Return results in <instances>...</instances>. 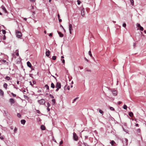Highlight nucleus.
I'll list each match as a JSON object with an SVG mask.
<instances>
[{
	"label": "nucleus",
	"instance_id": "nucleus-1",
	"mask_svg": "<svg viewBox=\"0 0 146 146\" xmlns=\"http://www.w3.org/2000/svg\"><path fill=\"white\" fill-rule=\"evenodd\" d=\"M16 33L17 36L18 38H20L22 36L21 33L18 31H16Z\"/></svg>",
	"mask_w": 146,
	"mask_h": 146
},
{
	"label": "nucleus",
	"instance_id": "nucleus-2",
	"mask_svg": "<svg viewBox=\"0 0 146 146\" xmlns=\"http://www.w3.org/2000/svg\"><path fill=\"white\" fill-rule=\"evenodd\" d=\"M73 137L74 139V140L77 141L78 140V136L76 135V134L74 132L73 133Z\"/></svg>",
	"mask_w": 146,
	"mask_h": 146
},
{
	"label": "nucleus",
	"instance_id": "nucleus-3",
	"mask_svg": "<svg viewBox=\"0 0 146 146\" xmlns=\"http://www.w3.org/2000/svg\"><path fill=\"white\" fill-rule=\"evenodd\" d=\"M128 140L126 138H124L123 140V145H127L128 144Z\"/></svg>",
	"mask_w": 146,
	"mask_h": 146
},
{
	"label": "nucleus",
	"instance_id": "nucleus-4",
	"mask_svg": "<svg viewBox=\"0 0 146 146\" xmlns=\"http://www.w3.org/2000/svg\"><path fill=\"white\" fill-rule=\"evenodd\" d=\"M69 30L70 34H71V31L73 30L72 26L71 24H70L69 26Z\"/></svg>",
	"mask_w": 146,
	"mask_h": 146
},
{
	"label": "nucleus",
	"instance_id": "nucleus-5",
	"mask_svg": "<svg viewBox=\"0 0 146 146\" xmlns=\"http://www.w3.org/2000/svg\"><path fill=\"white\" fill-rule=\"evenodd\" d=\"M38 102L40 104H43L45 103V100L43 99L38 100Z\"/></svg>",
	"mask_w": 146,
	"mask_h": 146
},
{
	"label": "nucleus",
	"instance_id": "nucleus-6",
	"mask_svg": "<svg viewBox=\"0 0 146 146\" xmlns=\"http://www.w3.org/2000/svg\"><path fill=\"white\" fill-rule=\"evenodd\" d=\"M61 84L59 82H57L56 85V88H58L60 89L61 88Z\"/></svg>",
	"mask_w": 146,
	"mask_h": 146
},
{
	"label": "nucleus",
	"instance_id": "nucleus-7",
	"mask_svg": "<svg viewBox=\"0 0 146 146\" xmlns=\"http://www.w3.org/2000/svg\"><path fill=\"white\" fill-rule=\"evenodd\" d=\"M81 14L82 16L84 17L85 15L84 9V8H82L81 10Z\"/></svg>",
	"mask_w": 146,
	"mask_h": 146
},
{
	"label": "nucleus",
	"instance_id": "nucleus-8",
	"mask_svg": "<svg viewBox=\"0 0 146 146\" xmlns=\"http://www.w3.org/2000/svg\"><path fill=\"white\" fill-rule=\"evenodd\" d=\"M1 8L2 9L3 11L5 12V13H7V11L4 6L3 5L1 7Z\"/></svg>",
	"mask_w": 146,
	"mask_h": 146
},
{
	"label": "nucleus",
	"instance_id": "nucleus-9",
	"mask_svg": "<svg viewBox=\"0 0 146 146\" xmlns=\"http://www.w3.org/2000/svg\"><path fill=\"white\" fill-rule=\"evenodd\" d=\"M9 101L11 104H12L15 103V100L13 98L10 99L9 100Z\"/></svg>",
	"mask_w": 146,
	"mask_h": 146
},
{
	"label": "nucleus",
	"instance_id": "nucleus-10",
	"mask_svg": "<svg viewBox=\"0 0 146 146\" xmlns=\"http://www.w3.org/2000/svg\"><path fill=\"white\" fill-rule=\"evenodd\" d=\"M112 92L113 94V95L114 96H115L117 95V91H116V90H112Z\"/></svg>",
	"mask_w": 146,
	"mask_h": 146
},
{
	"label": "nucleus",
	"instance_id": "nucleus-11",
	"mask_svg": "<svg viewBox=\"0 0 146 146\" xmlns=\"http://www.w3.org/2000/svg\"><path fill=\"white\" fill-rule=\"evenodd\" d=\"M0 95L1 96H3L4 95V92L1 89H0Z\"/></svg>",
	"mask_w": 146,
	"mask_h": 146
},
{
	"label": "nucleus",
	"instance_id": "nucleus-12",
	"mask_svg": "<svg viewBox=\"0 0 146 146\" xmlns=\"http://www.w3.org/2000/svg\"><path fill=\"white\" fill-rule=\"evenodd\" d=\"M50 52L49 50L46 51V56H49L50 55Z\"/></svg>",
	"mask_w": 146,
	"mask_h": 146
},
{
	"label": "nucleus",
	"instance_id": "nucleus-13",
	"mask_svg": "<svg viewBox=\"0 0 146 146\" xmlns=\"http://www.w3.org/2000/svg\"><path fill=\"white\" fill-rule=\"evenodd\" d=\"M58 33L59 34L60 36L61 37H62L63 36V35L61 32L58 31Z\"/></svg>",
	"mask_w": 146,
	"mask_h": 146
},
{
	"label": "nucleus",
	"instance_id": "nucleus-14",
	"mask_svg": "<svg viewBox=\"0 0 146 146\" xmlns=\"http://www.w3.org/2000/svg\"><path fill=\"white\" fill-rule=\"evenodd\" d=\"M27 66L29 67H30L31 68V66H32V65H31V63L29 62V61H28L27 62Z\"/></svg>",
	"mask_w": 146,
	"mask_h": 146
},
{
	"label": "nucleus",
	"instance_id": "nucleus-15",
	"mask_svg": "<svg viewBox=\"0 0 146 146\" xmlns=\"http://www.w3.org/2000/svg\"><path fill=\"white\" fill-rule=\"evenodd\" d=\"M21 123L23 125H24L26 122V121L24 119H22L21 121Z\"/></svg>",
	"mask_w": 146,
	"mask_h": 146
},
{
	"label": "nucleus",
	"instance_id": "nucleus-16",
	"mask_svg": "<svg viewBox=\"0 0 146 146\" xmlns=\"http://www.w3.org/2000/svg\"><path fill=\"white\" fill-rule=\"evenodd\" d=\"M3 87L6 90L7 88V84L6 83H5L3 84Z\"/></svg>",
	"mask_w": 146,
	"mask_h": 146
},
{
	"label": "nucleus",
	"instance_id": "nucleus-17",
	"mask_svg": "<svg viewBox=\"0 0 146 146\" xmlns=\"http://www.w3.org/2000/svg\"><path fill=\"white\" fill-rule=\"evenodd\" d=\"M40 128L42 130H44L45 129V127L43 125H42L41 126Z\"/></svg>",
	"mask_w": 146,
	"mask_h": 146
},
{
	"label": "nucleus",
	"instance_id": "nucleus-18",
	"mask_svg": "<svg viewBox=\"0 0 146 146\" xmlns=\"http://www.w3.org/2000/svg\"><path fill=\"white\" fill-rule=\"evenodd\" d=\"M51 87L53 88H55V85L53 83H52L51 84Z\"/></svg>",
	"mask_w": 146,
	"mask_h": 146
},
{
	"label": "nucleus",
	"instance_id": "nucleus-19",
	"mask_svg": "<svg viewBox=\"0 0 146 146\" xmlns=\"http://www.w3.org/2000/svg\"><path fill=\"white\" fill-rule=\"evenodd\" d=\"M129 115L130 117H132L133 116V113L132 112H129Z\"/></svg>",
	"mask_w": 146,
	"mask_h": 146
},
{
	"label": "nucleus",
	"instance_id": "nucleus-20",
	"mask_svg": "<svg viewBox=\"0 0 146 146\" xmlns=\"http://www.w3.org/2000/svg\"><path fill=\"white\" fill-rule=\"evenodd\" d=\"M45 87L46 88L47 90H49V87L47 84L45 85Z\"/></svg>",
	"mask_w": 146,
	"mask_h": 146
},
{
	"label": "nucleus",
	"instance_id": "nucleus-21",
	"mask_svg": "<svg viewBox=\"0 0 146 146\" xmlns=\"http://www.w3.org/2000/svg\"><path fill=\"white\" fill-rule=\"evenodd\" d=\"M110 143L111 145H113L114 143H115V142L114 141L112 140L110 142Z\"/></svg>",
	"mask_w": 146,
	"mask_h": 146
},
{
	"label": "nucleus",
	"instance_id": "nucleus-22",
	"mask_svg": "<svg viewBox=\"0 0 146 146\" xmlns=\"http://www.w3.org/2000/svg\"><path fill=\"white\" fill-rule=\"evenodd\" d=\"M88 54L89 55L92 57V55L91 53V52L90 50L88 52Z\"/></svg>",
	"mask_w": 146,
	"mask_h": 146
},
{
	"label": "nucleus",
	"instance_id": "nucleus-23",
	"mask_svg": "<svg viewBox=\"0 0 146 146\" xmlns=\"http://www.w3.org/2000/svg\"><path fill=\"white\" fill-rule=\"evenodd\" d=\"M78 98H79L78 97H77V98H76L74 99V100H73L72 103H74V102L77 99H78Z\"/></svg>",
	"mask_w": 146,
	"mask_h": 146
},
{
	"label": "nucleus",
	"instance_id": "nucleus-24",
	"mask_svg": "<svg viewBox=\"0 0 146 146\" xmlns=\"http://www.w3.org/2000/svg\"><path fill=\"white\" fill-rule=\"evenodd\" d=\"M127 107L126 105H124L123 106V108L124 109L126 110V109H127Z\"/></svg>",
	"mask_w": 146,
	"mask_h": 146
},
{
	"label": "nucleus",
	"instance_id": "nucleus-25",
	"mask_svg": "<svg viewBox=\"0 0 146 146\" xmlns=\"http://www.w3.org/2000/svg\"><path fill=\"white\" fill-rule=\"evenodd\" d=\"M110 109L112 110V111H114V110H115V109H114L112 107H110Z\"/></svg>",
	"mask_w": 146,
	"mask_h": 146
},
{
	"label": "nucleus",
	"instance_id": "nucleus-26",
	"mask_svg": "<svg viewBox=\"0 0 146 146\" xmlns=\"http://www.w3.org/2000/svg\"><path fill=\"white\" fill-rule=\"evenodd\" d=\"M5 79L7 80H9L10 79V77L9 76H6L5 78Z\"/></svg>",
	"mask_w": 146,
	"mask_h": 146
},
{
	"label": "nucleus",
	"instance_id": "nucleus-27",
	"mask_svg": "<svg viewBox=\"0 0 146 146\" xmlns=\"http://www.w3.org/2000/svg\"><path fill=\"white\" fill-rule=\"evenodd\" d=\"M122 26L124 28H125L126 26V25L125 23H124L123 24Z\"/></svg>",
	"mask_w": 146,
	"mask_h": 146
},
{
	"label": "nucleus",
	"instance_id": "nucleus-28",
	"mask_svg": "<svg viewBox=\"0 0 146 146\" xmlns=\"http://www.w3.org/2000/svg\"><path fill=\"white\" fill-rule=\"evenodd\" d=\"M130 2L131 4L132 5H134V1L133 0H130Z\"/></svg>",
	"mask_w": 146,
	"mask_h": 146
},
{
	"label": "nucleus",
	"instance_id": "nucleus-29",
	"mask_svg": "<svg viewBox=\"0 0 146 146\" xmlns=\"http://www.w3.org/2000/svg\"><path fill=\"white\" fill-rule=\"evenodd\" d=\"M56 59V57L55 56H52V59L54 60H55Z\"/></svg>",
	"mask_w": 146,
	"mask_h": 146
},
{
	"label": "nucleus",
	"instance_id": "nucleus-30",
	"mask_svg": "<svg viewBox=\"0 0 146 146\" xmlns=\"http://www.w3.org/2000/svg\"><path fill=\"white\" fill-rule=\"evenodd\" d=\"M11 94L12 95L13 97H15L16 96V95L15 94H14L13 93H11Z\"/></svg>",
	"mask_w": 146,
	"mask_h": 146
},
{
	"label": "nucleus",
	"instance_id": "nucleus-31",
	"mask_svg": "<svg viewBox=\"0 0 146 146\" xmlns=\"http://www.w3.org/2000/svg\"><path fill=\"white\" fill-rule=\"evenodd\" d=\"M17 128L16 127H15L14 128V133H15L17 131Z\"/></svg>",
	"mask_w": 146,
	"mask_h": 146
},
{
	"label": "nucleus",
	"instance_id": "nucleus-32",
	"mask_svg": "<svg viewBox=\"0 0 146 146\" xmlns=\"http://www.w3.org/2000/svg\"><path fill=\"white\" fill-rule=\"evenodd\" d=\"M139 28H140V30L142 31H143V27H141V26L140 27H139Z\"/></svg>",
	"mask_w": 146,
	"mask_h": 146
},
{
	"label": "nucleus",
	"instance_id": "nucleus-33",
	"mask_svg": "<svg viewBox=\"0 0 146 146\" xmlns=\"http://www.w3.org/2000/svg\"><path fill=\"white\" fill-rule=\"evenodd\" d=\"M99 112L101 114H103V111L101 110H99Z\"/></svg>",
	"mask_w": 146,
	"mask_h": 146
},
{
	"label": "nucleus",
	"instance_id": "nucleus-34",
	"mask_svg": "<svg viewBox=\"0 0 146 146\" xmlns=\"http://www.w3.org/2000/svg\"><path fill=\"white\" fill-rule=\"evenodd\" d=\"M50 106V104H49V102H47V108H49Z\"/></svg>",
	"mask_w": 146,
	"mask_h": 146
},
{
	"label": "nucleus",
	"instance_id": "nucleus-35",
	"mask_svg": "<svg viewBox=\"0 0 146 146\" xmlns=\"http://www.w3.org/2000/svg\"><path fill=\"white\" fill-rule=\"evenodd\" d=\"M17 116L19 117H21V115L20 114L18 113L17 114Z\"/></svg>",
	"mask_w": 146,
	"mask_h": 146
},
{
	"label": "nucleus",
	"instance_id": "nucleus-36",
	"mask_svg": "<svg viewBox=\"0 0 146 146\" xmlns=\"http://www.w3.org/2000/svg\"><path fill=\"white\" fill-rule=\"evenodd\" d=\"M136 26H137V27L139 28L141 26L140 25L139 23H137L136 24Z\"/></svg>",
	"mask_w": 146,
	"mask_h": 146
},
{
	"label": "nucleus",
	"instance_id": "nucleus-37",
	"mask_svg": "<svg viewBox=\"0 0 146 146\" xmlns=\"http://www.w3.org/2000/svg\"><path fill=\"white\" fill-rule=\"evenodd\" d=\"M52 102L54 103V104L55 103V100L54 99H53L52 100Z\"/></svg>",
	"mask_w": 146,
	"mask_h": 146
},
{
	"label": "nucleus",
	"instance_id": "nucleus-38",
	"mask_svg": "<svg viewBox=\"0 0 146 146\" xmlns=\"http://www.w3.org/2000/svg\"><path fill=\"white\" fill-rule=\"evenodd\" d=\"M2 32H3V34H5L6 33V32L4 30H2Z\"/></svg>",
	"mask_w": 146,
	"mask_h": 146
},
{
	"label": "nucleus",
	"instance_id": "nucleus-39",
	"mask_svg": "<svg viewBox=\"0 0 146 146\" xmlns=\"http://www.w3.org/2000/svg\"><path fill=\"white\" fill-rule=\"evenodd\" d=\"M0 139L1 140H3L4 139V137L3 136H1L0 137Z\"/></svg>",
	"mask_w": 146,
	"mask_h": 146
},
{
	"label": "nucleus",
	"instance_id": "nucleus-40",
	"mask_svg": "<svg viewBox=\"0 0 146 146\" xmlns=\"http://www.w3.org/2000/svg\"><path fill=\"white\" fill-rule=\"evenodd\" d=\"M77 1V3H78V5H80V3H81L80 1L78 0Z\"/></svg>",
	"mask_w": 146,
	"mask_h": 146
},
{
	"label": "nucleus",
	"instance_id": "nucleus-41",
	"mask_svg": "<svg viewBox=\"0 0 146 146\" xmlns=\"http://www.w3.org/2000/svg\"><path fill=\"white\" fill-rule=\"evenodd\" d=\"M61 61H62V63L64 64L65 63V60L64 59H61Z\"/></svg>",
	"mask_w": 146,
	"mask_h": 146
},
{
	"label": "nucleus",
	"instance_id": "nucleus-42",
	"mask_svg": "<svg viewBox=\"0 0 146 146\" xmlns=\"http://www.w3.org/2000/svg\"><path fill=\"white\" fill-rule=\"evenodd\" d=\"M49 96L50 97H51L52 98H54V96L51 94H50Z\"/></svg>",
	"mask_w": 146,
	"mask_h": 146
},
{
	"label": "nucleus",
	"instance_id": "nucleus-43",
	"mask_svg": "<svg viewBox=\"0 0 146 146\" xmlns=\"http://www.w3.org/2000/svg\"><path fill=\"white\" fill-rule=\"evenodd\" d=\"M36 111L38 113H39V114H40V111H39V110H36Z\"/></svg>",
	"mask_w": 146,
	"mask_h": 146
},
{
	"label": "nucleus",
	"instance_id": "nucleus-44",
	"mask_svg": "<svg viewBox=\"0 0 146 146\" xmlns=\"http://www.w3.org/2000/svg\"><path fill=\"white\" fill-rule=\"evenodd\" d=\"M24 98L25 99H27L28 98V97L26 95H24Z\"/></svg>",
	"mask_w": 146,
	"mask_h": 146
},
{
	"label": "nucleus",
	"instance_id": "nucleus-45",
	"mask_svg": "<svg viewBox=\"0 0 146 146\" xmlns=\"http://www.w3.org/2000/svg\"><path fill=\"white\" fill-rule=\"evenodd\" d=\"M63 143V141H61L59 143L60 145L61 144H62Z\"/></svg>",
	"mask_w": 146,
	"mask_h": 146
},
{
	"label": "nucleus",
	"instance_id": "nucleus-46",
	"mask_svg": "<svg viewBox=\"0 0 146 146\" xmlns=\"http://www.w3.org/2000/svg\"><path fill=\"white\" fill-rule=\"evenodd\" d=\"M140 131V129H138L137 130V131L139 133Z\"/></svg>",
	"mask_w": 146,
	"mask_h": 146
},
{
	"label": "nucleus",
	"instance_id": "nucleus-47",
	"mask_svg": "<svg viewBox=\"0 0 146 146\" xmlns=\"http://www.w3.org/2000/svg\"><path fill=\"white\" fill-rule=\"evenodd\" d=\"M3 40H5V39H6V36H5V35H4V36L3 37Z\"/></svg>",
	"mask_w": 146,
	"mask_h": 146
},
{
	"label": "nucleus",
	"instance_id": "nucleus-48",
	"mask_svg": "<svg viewBox=\"0 0 146 146\" xmlns=\"http://www.w3.org/2000/svg\"><path fill=\"white\" fill-rule=\"evenodd\" d=\"M86 71H87V72H91V70H90L87 69L86 70Z\"/></svg>",
	"mask_w": 146,
	"mask_h": 146
},
{
	"label": "nucleus",
	"instance_id": "nucleus-49",
	"mask_svg": "<svg viewBox=\"0 0 146 146\" xmlns=\"http://www.w3.org/2000/svg\"><path fill=\"white\" fill-rule=\"evenodd\" d=\"M29 83H30V85H31L32 86H33V85L31 82H30Z\"/></svg>",
	"mask_w": 146,
	"mask_h": 146
},
{
	"label": "nucleus",
	"instance_id": "nucleus-50",
	"mask_svg": "<svg viewBox=\"0 0 146 146\" xmlns=\"http://www.w3.org/2000/svg\"><path fill=\"white\" fill-rule=\"evenodd\" d=\"M121 102H120V101H119L118 102V104H121Z\"/></svg>",
	"mask_w": 146,
	"mask_h": 146
},
{
	"label": "nucleus",
	"instance_id": "nucleus-51",
	"mask_svg": "<svg viewBox=\"0 0 146 146\" xmlns=\"http://www.w3.org/2000/svg\"><path fill=\"white\" fill-rule=\"evenodd\" d=\"M33 82L34 84H36V82L35 81H33Z\"/></svg>",
	"mask_w": 146,
	"mask_h": 146
},
{
	"label": "nucleus",
	"instance_id": "nucleus-52",
	"mask_svg": "<svg viewBox=\"0 0 146 146\" xmlns=\"http://www.w3.org/2000/svg\"><path fill=\"white\" fill-rule=\"evenodd\" d=\"M16 56H19V54L18 52H17V53H16Z\"/></svg>",
	"mask_w": 146,
	"mask_h": 146
},
{
	"label": "nucleus",
	"instance_id": "nucleus-53",
	"mask_svg": "<svg viewBox=\"0 0 146 146\" xmlns=\"http://www.w3.org/2000/svg\"><path fill=\"white\" fill-rule=\"evenodd\" d=\"M35 14V11H33V15H34Z\"/></svg>",
	"mask_w": 146,
	"mask_h": 146
},
{
	"label": "nucleus",
	"instance_id": "nucleus-54",
	"mask_svg": "<svg viewBox=\"0 0 146 146\" xmlns=\"http://www.w3.org/2000/svg\"><path fill=\"white\" fill-rule=\"evenodd\" d=\"M52 33H50L49 34V36H52Z\"/></svg>",
	"mask_w": 146,
	"mask_h": 146
},
{
	"label": "nucleus",
	"instance_id": "nucleus-55",
	"mask_svg": "<svg viewBox=\"0 0 146 146\" xmlns=\"http://www.w3.org/2000/svg\"><path fill=\"white\" fill-rule=\"evenodd\" d=\"M47 109L48 111H49L50 110V109L49 108H47Z\"/></svg>",
	"mask_w": 146,
	"mask_h": 146
},
{
	"label": "nucleus",
	"instance_id": "nucleus-56",
	"mask_svg": "<svg viewBox=\"0 0 146 146\" xmlns=\"http://www.w3.org/2000/svg\"><path fill=\"white\" fill-rule=\"evenodd\" d=\"M58 20H59V22H60L62 21V20L61 19H58Z\"/></svg>",
	"mask_w": 146,
	"mask_h": 146
},
{
	"label": "nucleus",
	"instance_id": "nucleus-57",
	"mask_svg": "<svg viewBox=\"0 0 146 146\" xmlns=\"http://www.w3.org/2000/svg\"><path fill=\"white\" fill-rule=\"evenodd\" d=\"M85 60L86 61H87V62H88V59H87L86 58H85Z\"/></svg>",
	"mask_w": 146,
	"mask_h": 146
},
{
	"label": "nucleus",
	"instance_id": "nucleus-58",
	"mask_svg": "<svg viewBox=\"0 0 146 146\" xmlns=\"http://www.w3.org/2000/svg\"><path fill=\"white\" fill-rule=\"evenodd\" d=\"M57 16L58 19H60V15L59 14H58Z\"/></svg>",
	"mask_w": 146,
	"mask_h": 146
},
{
	"label": "nucleus",
	"instance_id": "nucleus-59",
	"mask_svg": "<svg viewBox=\"0 0 146 146\" xmlns=\"http://www.w3.org/2000/svg\"><path fill=\"white\" fill-rule=\"evenodd\" d=\"M59 88H56V92H58L59 90Z\"/></svg>",
	"mask_w": 146,
	"mask_h": 146
},
{
	"label": "nucleus",
	"instance_id": "nucleus-60",
	"mask_svg": "<svg viewBox=\"0 0 146 146\" xmlns=\"http://www.w3.org/2000/svg\"><path fill=\"white\" fill-rule=\"evenodd\" d=\"M135 126L137 127H138V123L136 124Z\"/></svg>",
	"mask_w": 146,
	"mask_h": 146
},
{
	"label": "nucleus",
	"instance_id": "nucleus-61",
	"mask_svg": "<svg viewBox=\"0 0 146 146\" xmlns=\"http://www.w3.org/2000/svg\"><path fill=\"white\" fill-rule=\"evenodd\" d=\"M23 19L25 21H26L27 20V19L26 18H24Z\"/></svg>",
	"mask_w": 146,
	"mask_h": 146
},
{
	"label": "nucleus",
	"instance_id": "nucleus-62",
	"mask_svg": "<svg viewBox=\"0 0 146 146\" xmlns=\"http://www.w3.org/2000/svg\"><path fill=\"white\" fill-rule=\"evenodd\" d=\"M15 52L16 53H17V52H18V50H17L15 51Z\"/></svg>",
	"mask_w": 146,
	"mask_h": 146
},
{
	"label": "nucleus",
	"instance_id": "nucleus-63",
	"mask_svg": "<svg viewBox=\"0 0 146 146\" xmlns=\"http://www.w3.org/2000/svg\"><path fill=\"white\" fill-rule=\"evenodd\" d=\"M136 45V44L135 43H134L133 44V46L134 47H135Z\"/></svg>",
	"mask_w": 146,
	"mask_h": 146
},
{
	"label": "nucleus",
	"instance_id": "nucleus-64",
	"mask_svg": "<svg viewBox=\"0 0 146 146\" xmlns=\"http://www.w3.org/2000/svg\"><path fill=\"white\" fill-rule=\"evenodd\" d=\"M88 137L87 136H85V138L86 139L87 138H88Z\"/></svg>",
	"mask_w": 146,
	"mask_h": 146
}]
</instances>
